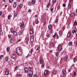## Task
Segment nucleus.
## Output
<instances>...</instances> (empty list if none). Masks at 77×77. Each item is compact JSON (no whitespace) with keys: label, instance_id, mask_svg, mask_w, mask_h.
<instances>
[{"label":"nucleus","instance_id":"obj_1","mask_svg":"<svg viewBox=\"0 0 77 77\" xmlns=\"http://www.w3.org/2000/svg\"><path fill=\"white\" fill-rule=\"evenodd\" d=\"M16 51L17 54L19 56H21L22 54V52H21V48L18 47L16 48Z\"/></svg>","mask_w":77,"mask_h":77},{"label":"nucleus","instance_id":"obj_2","mask_svg":"<svg viewBox=\"0 0 77 77\" xmlns=\"http://www.w3.org/2000/svg\"><path fill=\"white\" fill-rule=\"evenodd\" d=\"M28 75L29 77H32L33 75V72L31 70H29L28 72Z\"/></svg>","mask_w":77,"mask_h":77},{"label":"nucleus","instance_id":"obj_3","mask_svg":"<svg viewBox=\"0 0 77 77\" xmlns=\"http://www.w3.org/2000/svg\"><path fill=\"white\" fill-rule=\"evenodd\" d=\"M10 57L11 59H14V60H15V61H17L16 60L17 59V57H16V56H15V54H11L10 55Z\"/></svg>","mask_w":77,"mask_h":77},{"label":"nucleus","instance_id":"obj_4","mask_svg":"<svg viewBox=\"0 0 77 77\" xmlns=\"http://www.w3.org/2000/svg\"><path fill=\"white\" fill-rule=\"evenodd\" d=\"M58 49L59 51H61L62 50V46L61 45H59L58 46Z\"/></svg>","mask_w":77,"mask_h":77},{"label":"nucleus","instance_id":"obj_5","mask_svg":"<svg viewBox=\"0 0 77 77\" xmlns=\"http://www.w3.org/2000/svg\"><path fill=\"white\" fill-rule=\"evenodd\" d=\"M39 62L41 64H43L44 63V60L42 59H41L39 60Z\"/></svg>","mask_w":77,"mask_h":77},{"label":"nucleus","instance_id":"obj_6","mask_svg":"<svg viewBox=\"0 0 77 77\" xmlns=\"http://www.w3.org/2000/svg\"><path fill=\"white\" fill-rule=\"evenodd\" d=\"M48 29L49 30H51V29H52V25L51 24H49L48 25Z\"/></svg>","mask_w":77,"mask_h":77},{"label":"nucleus","instance_id":"obj_7","mask_svg":"<svg viewBox=\"0 0 77 77\" xmlns=\"http://www.w3.org/2000/svg\"><path fill=\"white\" fill-rule=\"evenodd\" d=\"M62 72L63 74H66V71L65 69H63L62 70Z\"/></svg>","mask_w":77,"mask_h":77},{"label":"nucleus","instance_id":"obj_8","mask_svg":"<svg viewBox=\"0 0 77 77\" xmlns=\"http://www.w3.org/2000/svg\"><path fill=\"white\" fill-rule=\"evenodd\" d=\"M44 75H46L47 74H48V71L47 70H45V71L44 72Z\"/></svg>","mask_w":77,"mask_h":77},{"label":"nucleus","instance_id":"obj_9","mask_svg":"<svg viewBox=\"0 0 77 77\" xmlns=\"http://www.w3.org/2000/svg\"><path fill=\"white\" fill-rule=\"evenodd\" d=\"M24 27V24L23 23H22L21 24L20 26L21 29H23Z\"/></svg>","mask_w":77,"mask_h":77},{"label":"nucleus","instance_id":"obj_10","mask_svg":"<svg viewBox=\"0 0 77 77\" xmlns=\"http://www.w3.org/2000/svg\"><path fill=\"white\" fill-rule=\"evenodd\" d=\"M5 74L6 75H9V72L7 70H6L5 71Z\"/></svg>","mask_w":77,"mask_h":77},{"label":"nucleus","instance_id":"obj_11","mask_svg":"<svg viewBox=\"0 0 77 77\" xmlns=\"http://www.w3.org/2000/svg\"><path fill=\"white\" fill-rule=\"evenodd\" d=\"M31 3L32 5H34L35 4V3H36V0H32Z\"/></svg>","mask_w":77,"mask_h":77},{"label":"nucleus","instance_id":"obj_12","mask_svg":"<svg viewBox=\"0 0 77 77\" xmlns=\"http://www.w3.org/2000/svg\"><path fill=\"white\" fill-rule=\"evenodd\" d=\"M34 31H33V29H32L30 30H29V33L30 34H33V32Z\"/></svg>","mask_w":77,"mask_h":77},{"label":"nucleus","instance_id":"obj_13","mask_svg":"<svg viewBox=\"0 0 77 77\" xmlns=\"http://www.w3.org/2000/svg\"><path fill=\"white\" fill-rule=\"evenodd\" d=\"M75 14L74 13H71L70 14L71 16L72 17V18H73L74 16H75Z\"/></svg>","mask_w":77,"mask_h":77},{"label":"nucleus","instance_id":"obj_14","mask_svg":"<svg viewBox=\"0 0 77 77\" xmlns=\"http://www.w3.org/2000/svg\"><path fill=\"white\" fill-rule=\"evenodd\" d=\"M70 36H71V32H69L67 33V37L68 38H69L70 37Z\"/></svg>","mask_w":77,"mask_h":77},{"label":"nucleus","instance_id":"obj_15","mask_svg":"<svg viewBox=\"0 0 77 77\" xmlns=\"http://www.w3.org/2000/svg\"><path fill=\"white\" fill-rule=\"evenodd\" d=\"M68 8L69 9H71V5L69 3V4L68 5Z\"/></svg>","mask_w":77,"mask_h":77},{"label":"nucleus","instance_id":"obj_16","mask_svg":"<svg viewBox=\"0 0 77 77\" xmlns=\"http://www.w3.org/2000/svg\"><path fill=\"white\" fill-rule=\"evenodd\" d=\"M50 6H51V4H50V3H48L46 7L47 8H49Z\"/></svg>","mask_w":77,"mask_h":77},{"label":"nucleus","instance_id":"obj_17","mask_svg":"<svg viewBox=\"0 0 77 77\" xmlns=\"http://www.w3.org/2000/svg\"><path fill=\"white\" fill-rule=\"evenodd\" d=\"M25 72H26L27 71H28V68L27 67H25L24 69Z\"/></svg>","mask_w":77,"mask_h":77},{"label":"nucleus","instance_id":"obj_18","mask_svg":"<svg viewBox=\"0 0 77 77\" xmlns=\"http://www.w3.org/2000/svg\"><path fill=\"white\" fill-rule=\"evenodd\" d=\"M57 71L54 70L52 72V74H54V75H55V74L57 73Z\"/></svg>","mask_w":77,"mask_h":77},{"label":"nucleus","instance_id":"obj_19","mask_svg":"<svg viewBox=\"0 0 77 77\" xmlns=\"http://www.w3.org/2000/svg\"><path fill=\"white\" fill-rule=\"evenodd\" d=\"M28 5L29 6H32V3L31 2L29 1L28 2Z\"/></svg>","mask_w":77,"mask_h":77},{"label":"nucleus","instance_id":"obj_20","mask_svg":"<svg viewBox=\"0 0 77 77\" xmlns=\"http://www.w3.org/2000/svg\"><path fill=\"white\" fill-rule=\"evenodd\" d=\"M17 12H15L14 13V17H15V18L16 17H17Z\"/></svg>","mask_w":77,"mask_h":77},{"label":"nucleus","instance_id":"obj_21","mask_svg":"<svg viewBox=\"0 0 77 77\" xmlns=\"http://www.w3.org/2000/svg\"><path fill=\"white\" fill-rule=\"evenodd\" d=\"M58 21H59V19L58 18L56 19L54 21L55 23H58Z\"/></svg>","mask_w":77,"mask_h":77},{"label":"nucleus","instance_id":"obj_22","mask_svg":"<svg viewBox=\"0 0 77 77\" xmlns=\"http://www.w3.org/2000/svg\"><path fill=\"white\" fill-rule=\"evenodd\" d=\"M57 33H55L54 35L52 36V37H53V38H56V36H57Z\"/></svg>","mask_w":77,"mask_h":77},{"label":"nucleus","instance_id":"obj_23","mask_svg":"<svg viewBox=\"0 0 77 77\" xmlns=\"http://www.w3.org/2000/svg\"><path fill=\"white\" fill-rule=\"evenodd\" d=\"M13 35L14 36H17V32L15 31H14L13 33Z\"/></svg>","mask_w":77,"mask_h":77},{"label":"nucleus","instance_id":"obj_24","mask_svg":"<svg viewBox=\"0 0 77 77\" xmlns=\"http://www.w3.org/2000/svg\"><path fill=\"white\" fill-rule=\"evenodd\" d=\"M11 33H14V29L13 28L11 29Z\"/></svg>","mask_w":77,"mask_h":77},{"label":"nucleus","instance_id":"obj_25","mask_svg":"<svg viewBox=\"0 0 77 77\" xmlns=\"http://www.w3.org/2000/svg\"><path fill=\"white\" fill-rule=\"evenodd\" d=\"M13 6L14 7V8H16V6H17V3L15 2L14 3Z\"/></svg>","mask_w":77,"mask_h":77},{"label":"nucleus","instance_id":"obj_26","mask_svg":"<svg viewBox=\"0 0 77 77\" xmlns=\"http://www.w3.org/2000/svg\"><path fill=\"white\" fill-rule=\"evenodd\" d=\"M8 60H9V58L8 57L5 58V62H8Z\"/></svg>","mask_w":77,"mask_h":77},{"label":"nucleus","instance_id":"obj_27","mask_svg":"<svg viewBox=\"0 0 77 77\" xmlns=\"http://www.w3.org/2000/svg\"><path fill=\"white\" fill-rule=\"evenodd\" d=\"M68 56H66L64 57V59L66 60H68Z\"/></svg>","mask_w":77,"mask_h":77},{"label":"nucleus","instance_id":"obj_28","mask_svg":"<svg viewBox=\"0 0 77 77\" xmlns=\"http://www.w3.org/2000/svg\"><path fill=\"white\" fill-rule=\"evenodd\" d=\"M21 76H22V75H21L20 74L17 75H16L17 77H21Z\"/></svg>","mask_w":77,"mask_h":77},{"label":"nucleus","instance_id":"obj_29","mask_svg":"<svg viewBox=\"0 0 77 77\" xmlns=\"http://www.w3.org/2000/svg\"><path fill=\"white\" fill-rule=\"evenodd\" d=\"M30 41L31 42H33V41H34V38H30Z\"/></svg>","mask_w":77,"mask_h":77},{"label":"nucleus","instance_id":"obj_30","mask_svg":"<svg viewBox=\"0 0 77 77\" xmlns=\"http://www.w3.org/2000/svg\"><path fill=\"white\" fill-rule=\"evenodd\" d=\"M34 35H33L30 36V39H34Z\"/></svg>","mask_w":77,"mask_h":77},{"label":"nucleus","instance_id":"obj_31","mask_svg":"<svg viewBox=\"0 0 77 77\" xmlns=\"http://www.w3.org/2000/svg\"><path fill=\"white\" fill-rule=\"evenodd\" d=\"M77 59L76 58H74L73 59V62H74L75 63V62H77Z\"/></svg>","mask_w":77,"mask_h":77},{"label":"nucleus","instance_id":"obj_32","mask_svg":"<svg viewBox=\"0 0 77 77\" xmlns=\"http://www.w3.org/2000/svg\"><path fill=\"white\" fill-rule=\"evenodd\" d=\"M69 45H72V42H70L69 43Z\"/></svg>","mask_w":77,"mask_h":77},{"label":"nucleus","instance_id":"obj_33","mask_svg":"<svg viewBox=\"0 0 77 77\" xmlns=\"http://www.w3.org/2000/svg\"><path fill=\"white\" fill-rule=\"evenodd\" d=\"M23 4H20L19 5V7L20 8H21L22 7H23Z\"/></svg>","mask_w":77,"mask_h":77},{"label":"nucleus","instance_id":"obj_34","mask_svg":"<svg viewBox=\"0 0 77 77\" xmlns=\"http://www.w3.org/2000/svg\"><path fill=\"white\" fill-rule=\"evenodd\" d=\"M56 0H52V2H53V4H54V3H56Z\"/></svg>","mask_w":77,"mask_h":77},{"label":"nucleus","instance_id":"obj_35","mask_svg":"<svg viewBox=\"0 0 77 77\" xmlns=\"http://www.w3.org/2000/svg\"><path fill=\"white\" fill-rule=\"evenodd\" d=\"M29 38H26V42L27 44L28 43V41H29Z\"/></svg>","mask_w":77,"mask_h":77},{"label":"nucleus","instance_id":"obj_36","mask_svg":"<svg viewBox=\"0 0 77 77\" xmlns=\"http://www.w3.org/2000/svg\"><path fill=\"white\" fill-rule=\"evenodd\" d=\"M31 56V54H30V53H29L28 55L27 56V57H29Z\"/></svg>","mask_w":77,"mask_h":77},{"label":"nucleus","instance_id":"obj_37","mask_svg":"<svg viewBox=\"0 0 77 77\" xmlns=\"http://www.w3.org/2000/svg\"><path fill=\"white\" fill-rule=\"evenodd\" d=\"M35 24H38V23H39V21H38V20H35Z\"/></svg>","mask_w":77,"mask_h":77},{"label":"nucleus","instance_id":"obj_38","mask_svg":"<svg viewBox=\"0 0 77 77\" xmlns=\"http://www.w3.org/2000/svg\"><path fill=\"white\" fill-rule=\"evenodd\" d=\"M9 50H10V48H9V47H8L7 48V51H9Z\"/></svg>","mask_w":77,"mask_h":77},{"label":"nucleus","instance_id":"obj_39","mask_svg":"<svg viewBox=\"0 0 77 77\" xmlns=\"http://www.w3.org/2000/svg\"><path fill=\"white\" fill-rule=\"evenodd\" d=\"M50 45H51L52 47H54V44H53V43L50 44Z\"/></svg>","mask_w":77,"mask_h":77},{"label":"nucleus","instance_id":"obj_40","mask_svg":"<svg viewBox=\"0 0 77 77\" xmlns=\"http://www.w3.org/2000/svg\"><path fill=\"white\" fill-rule=\"evenodd\" d=\"M74 26H77V22L75 21V22L74 23Z\"/></svg>","mask_w":77,"mask_h":77},{"label":"nucleus","instance_id":"obj_41","mask_svg":"<svg viewBox=\"0 0 77 77\" xmlns=\"http://www.w3.org/2000/svg\"><path fill=\"white\" fill-rule=\"evenodd\" d=\"M4 57V56L3 55H2L0 57V59L1 60L2 59V58H3Z\"/></svg>","mask_w":77,"mask_h":77},{"label":"nucleus","instance_id":"obj_42","mask_svg":"<svg viewBox=\"0 0 77 77\" xmlns=\"http://www.w3.org/2000/svg\"><path fill=\"white\" fill-rule=\"evenodd\" d=\"M59 35L60 36H62V32L60 31L59 32Z\"/></svg>","mask_w":77,"mask_h":77},{"label":"nucleus","instance_id":"obj_43","mask_svg":"<svg viewBox=\"0 0 77 77\" xmlns=\"http://www.w3.org/2000/svg\"><path fill=\"white\" fill-rule=\"evenodd\" d=\"M18 34L19 35H21L22 34V32L21 31H19L18 32Z\"/></svg>","mask_w":77,"mask_h":77},{"label":"nucleus","instance_id":"obj_44","mask_svg":"<svg viewBox=\"0 0 77 77\" xmlns=\"http://www.w3.org/2000/svg\"><path fill=\"white\" fill-rule=\"evenodd\" d=\"M8 20H10V19L11 18V15H9L8 17Z\"/></svg>","mask_w":77,"mask_h":77},{"label":"nucleus","instance_id":"obj_45","mask_svg":"<svg viewBox=\"0 0 77 77\" xmlns=\"http://www.w3.org/2000/svg\"><path fill=\"white\" fill-rule=\"evenodd\" d=\"M3 34V31H2V30H1L0 31V35H2Z\"/></svg>","mask_w":77,"mask_h":77},{"label":"nucleus","instance_id":"obj_46","mask_svg":"<svg viewBox=\"0 0 77 77\" xmlns=\"http://www.w3.org/2000/svg\"><path fill=\"white\" fill-rule=\"evenodd\" d=\"M50 34L48 33L47 35V37H48V38H49L50 37Z\"/></svg>","mask_w":77,"mask_h":77},{"label":"nucleus","instance_id":"obj_47","mask_svg":"<svg viewBox=\"0 0 77 77\" xmlns=\"http://www.w3.org/2000/svg\"><path fill=\"white\" fill-rule=\"evenodd\" d=\"M32 52H33V49H31L29 51V53H32Z\"/></svg>","mask_w":77,"mask_h":77},{"label":"nucleus","instance_id":"obj_48","mask_svg":"<svg viewBox=\"0 0 77 77\" xmlns=\"http://www.w3.org/2000/svg\"><path fill=\"white\" fill-rule=\"evenodd\" d=\"M75 33V30H72V33Z\"/></svg>","mask_w":77,"mask_h":77},{"label":"nucleus","instance_id":"obj_49","mask_svg":"<svg viewBox=\"0 0 77 77\" xmlns=\"http://www.w3.org/2000/svg\"><path fill=\"white\" fill-rule=\"evenodd\" d=\"M60 9V5H58L57 7V9L59 10Z\"/></svg>","mask_w":77,"mask_h":77},{"label":"nucleus","instance_id":"obj_50","mask_svg":"<svg viewBox=\"0 0 77 77\" xmlns=\"http://www.w3.org/2000/svg\"><path fill=\"white\" fill-rule=\"evenodd\" d=\"M63 7L65 8V7H66V4H65V3H64L63 4Z\"/></svg>","mask_w":77,"mask_h":77},{"label":"nucleus","instance_id":"obj_51","mask_svg":"<svg viewBox=\"0 0 77 77\" xmlns=\"http://www.w3.org/2000/svg\"><path fill=\"white\" fill-rule=\"evenodd\" d=\"M42 68H43L44 67V64H42L41 66Z\"/></svg>","mask_w":77,"mask_h":77},{"label":"nucleus","instance_id":"obj_52","mask_svg":"<svg viewBox=\"0 0 77 77\" xmlns=\"http://www.w3.org/2000/svg\"><path fill=\"white\" fill-rule=\"evenodd\" d=\"M17 68H18V66H16L15 68V70H17Z\"/></svg>","mask_w":77,"mask_h":77},{"label":"nucleus","instance_id":"obj_53","mask_svg":"<svg viewBox=\"0 0 77 77\" xmlns=\"http://www.w3.org/2000/svg\"><path fill=\"white\" fill-rule=\"evenodd\" d=\"M56 55L57 56H59V53L57 52L56 54Z\"/></svg>","mask_w":77,"mask_h":77},{"label":"nucleus","instance_id":"obj_54","mask_svg":"<svg viewBox=\"0 0 77 77\" xmlns=\"http://www.w3.org/2000/svg\"><path fill=\"white\" fill-rule=\"evenodd\" d=\"M28 12H32V10H31V9H29L28 10Z\"/></svg>","mask_w":77,"mask_h":77},{"label":"nucleus","instance_id":"obj_55","mask_svg":"<svg viewBox=\"0 0 77 77\" xmlns=\"http://www.w3.org/2000/svg\"><path fill=\"white\" fill-rule=\"evenodd\" d=\"M5 15L4 14H2V17L4 18V17H5Z\"/></svg>","mask_w":77,"mask_h":77},{"label":"nucleus","instance_id":"obj_56","mask_svg":"<svg viewBox=\"0 0 77 77\" xmlns=\"http://www.w3.org/2000/svg\"><path fill=\"white\" fill-rule=\"evenodd\" d=\"M8 37L9 38H11V35H8Z\"/></svg>","mask_w":77,"mask_h":77},{"label":"nucleus","instance_id":"obj_57","mask_svg":"<svg viewBox=\"0 0 77 77\" xmlns=\"http://www.w3.org/2000/svg\"><path fill=\"white\" fill-rule=\"evenodd\" d=\"M53 8H52L51 10V12H53Z\"/></svg>","mask_w":77,"mask_h":77},{"label":"nucleus","instance_id":"obj_58","mask_svg":"<svg viewBox=\"0 0 77 77\" xmlns=\"http://www.w3.org/2000/svg\"><path fill=\"white\" fill-rule=\"evenodd\" d=\"M13 1V0H9V3H12Z\"/></svg>","mask_w":77,"mask_h":77},{"label":"nucleus","instance_id":"obj_59","mask_svg":"<svg viewBox=\"0 0 77 77\" xmlns=\"http://www.w3.org/2000/svg\"><path fill=\"white\" fill-rule=\"evenodd\" d=\"M75 33L76 35H77V29L75 30Z\"/></svg>","mask_w":77,"mask_h":77},{"label":"nucleus","instance_id":"obj_60","mask_svg":"<svg viewBox=\"0 0 77 77\" xmlns=\"http://www.w3.org/2000/svg\"><path fill=\"white\" fill-rule=\"evenodd\" d=\"M34 77H37V75L36 74H35L33 75Z\"/></svg>","mask_w":77,"mask_h":77},{"label":"nucleus","instance_id":"obj_61","mask_svg":"<svg viewBox=\"0 0 77 77\" xmlns=\"http://www.w3.org/2000/svg\"><path fill=\"white\" fill-rule=\"evenodd\" d=\"M10 42L11 43H12V40L11 39L10 41Z\"/></svg>","mask_w":77,"mask_h":77},{"label":"nucleus","instance_id":"obj_62","mask_svg":"<svg viewBox=\"0 0 77 77\" xmlns=\"http://www.w3.org/2000/svg\"><path fill=\"white\" fill-rule=\"evenodd\" d=\"M57 39H59V36L58 35H57Z\"/></svg>","mask_w":77,"mask_h":77},{"label":"nucleus","instance_id":"obj_63","mask_svg":"<svg viewBox=\"0 0 77 77\" xmlns=\"http://www.w3.org/2000/svg\"><path fill=\"white\" fill-rule=\"evenodd\" d=\"M21 40L20 39H18L17 41V42H20V41H21Z\"/></svg>","mask_w":77,"mask_h":77},{"label":"nucleus","instance_id":"obj_64","mask_svg":"<svg viewBox=\"0 0 77 77\" xmlns=\"http://www.w3.org/2000/svg\"><path fill=\"white\" fill-rule=\"evenodd\" d=\"M40 49L39 47H38L37 48V50H39Z\"/></svg>","mask_w":77,"mask_h":77}]
</instances>
